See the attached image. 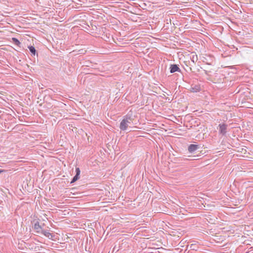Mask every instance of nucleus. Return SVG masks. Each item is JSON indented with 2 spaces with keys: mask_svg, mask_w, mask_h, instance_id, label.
<instances>
[{
  "mask_svg": "<svg viewBox=\"0 0 253 253\" xmlns=\"http://www.w3.org/2000/svg\"><path fill=\"white\" fill-rule=\"evenodd\" d=\"M79 178V176L76 175L73 178L71 183H73L77 181Z\"/></svg>",
  "mask_w": 253,
  "mask_h": 253,
  "instance_id": "nucleus-9",
  "label": "nucleus"
},
{
  "mask_svg": "<svg viewBox=\"0 0 253 253\" xmlns=\"http://www.w3.org/2000/svg\"><path fill=\"white\" fill-rule=\"evenodd\" d=\"M131 119L130 118H126L124 119L121 122L120 125V128L122 130H126L128 125L130 124Z\"/></svg>",
  "mask_w": 253,
  "mask_h": 253,
  "instance_id": "nucleus-1",
  "label": "nucleus"
},
{
  "mask_svg": "<svg viewBox=\"0 0 253 253\" xmlns=\"http://www.w3.org/2000/svg\"><path fill=\"white\" fill-rule=\"evenodd\" d=\"M29 49L30 51V52L35 55L36 54V50L35 48V47L33 46H30L29 47Z\"/></svg>",
  "mask_w": 253,
  "mask_h": 253,
  "instance_id": "nucleus-8",
  "label": "nucleus"
},
{
  "mask_svg": "<svg viewBox=\"0 0 253 253\" xmlns=\"http://www.w3.org/2000/svg\"><path fill=\"white\" fill-rule=\"evenodd\" d=\"M41 233L49 239H52L53 237L54 236L52 233L45 230H42Z\"/></svg>",
  "mask_w": 253,
  "mask_h": 253,
  "instance_id": "nucleus-4",
  "label": "nucleus"
},
{
  "mask_svg": "<svg viewBox=\"0 0 253 253\" xmlns=\"http://www.w3.org/2000/svg\"><path fill=\"white\" fill-rule=\"evenodd\" d=\"M176 71H180L179 68L177 66V65H175V64L171 65L170 67V73H173Z\"/></svg>",
  "mask_w": 253,
  "mask_h": 253,
  "instance_id": "nucleus-5",
  "label": "nucleus"
},
{
  "mask_svg": "<svg viewBox=\"0 0 253 253\" xmlns=\"http://www.w3.org/2000/svg\"><path fill=\"white\" fill-rule=\"evenodd\" d=\"M12 40L16 45H19L20 44V42L17 39L13 38Z\"/></svg>",
  "mask_w": 253,
  "mask_h": 253,
  "instance_id": "nucleus-10",
  "label": "nucleus"
},
{
  "mask_svg": "<svg viewBox=\"0 0 253 253\" xmlns=\"http://www.w3.org/2000/svg\"><path fill=\"white\" fill-rule=\"evenodd\" d=\"M34 229L36 230V232L37 233H40L41 232H42V228L38 222H37L36 223H35Z\"/></svg>",
  "mask_w": 253,
  "mask_h": 253,
  "instance_id": "nucleus-7",
  "label": "nucleus"
},
{
  "mask_svg": "<svg viewBox=\"0 0 253 253\" xmlns=\"http://www.w3.org/2000/svg\"><path fill=\"white\" fill-rule=\"evenodd\" d=\"M228 126L225 124L219 125V131L220 134L224 135L226 133V129Z\"/></svg>",
  "mask_w": 253,
  "mask_h": 253,
  "instance_id": "nucleus-2",
  "label": "nucleus"
},
{
  "mask_svg": "<svg viewBox=\"0 0 253 253\" xmlns=\"http://www.w3.org/2000/svg\"><path fill=\"white\" fill-rule=\"evenodd\" d=\"M201 90V87L199 84H192L189 90L192 92H197Z\"/></svg>",
  "mask_w": 253,
  "mask_h": 253,
  "instance_id": "nucleus-3",
  "label": "nucleus"
},
{
  "mask_svg": "<svg viewBox=\"0 0 253 253\" xmlns=\"http://www.w3.org/2000/svg\"><path fill=\"white\" fill-rule=\"evenodd\" d=\"M76 175H77L79 176V175L80 174V169L79 168H76Z\"/></svg>",
  "mask_w": 253,
  "mask_h": 253,
  "instance_id": "nucleus-11",
  "label": "nucleus"
},
{
  "mask_svg": "<svg viewBox=\"0 0 253 253\" xmlns=\"http://www.w3.org/2000/svg\"><path fill=\"white\" fill-rule=\"evenodd\" d=\"M198 148V146L196 144H191L188 147V151L192 153L195 151Z\"/></svg>",
  "mask_w": 253,
  "mask_h": 253,
  "instance_id": "nucleus-6",
  "label": "nucleus"
}]
</instances>
